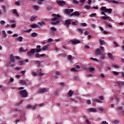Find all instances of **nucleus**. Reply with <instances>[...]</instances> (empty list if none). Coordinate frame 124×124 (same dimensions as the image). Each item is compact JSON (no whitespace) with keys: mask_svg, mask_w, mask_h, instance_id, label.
<instances>
[{"mask_svg":"<svg viewBox=\"0 0 124 124\" xmlns=\"http://www.w3.org/2000/svg\"><path fill=\"white\" fill-rule=\"evenodd\" d=\"M38 27V25H36V24H32V25H31V27L32 28H37Z\"/></svg>","mask_w":124,"mask_h":124,"instance_id":"49530a36","label":"nucleus"},{"mask_svg":"<svg viewBox=\"0 0 124 124\" xmlns=\"http://www.w3.org/2000/svg\"><path fill=\"white\" fill-rule=\"evenodd\" d=\"M86 103L87 104L90 105L91 104V101L90 100H87Z\"/></svg>","mask_w":124,"mask_h":124,"instance_id":"5fc2aeb1","label":"nucleus"},{"mask_svg":"<svg viewBox=\"0 0 124 124\" xmlns=\"http://www.w3.org/2000/svg\"><path fill=\"white\" fill-rule=\"evenodd\" d=\"M19 93L23 97H26L28 96V93L25 90L19 91Z\"/></svg>","mask_w":124,"mask_h":124,"instance_id":"7ed1b4c3","label":"nucleus"},{"mask_svg":"<svg viewBox=\"0 0 124 124\" xmlns=\"http://www.w3.org/2000/svg\"><path fill=\"white\" fill-rule=\"evenodd\" d=\"M21 68L20 67H16V70H17V71H20V70H21Z\"/></svg>","mask_w":124,"mask_h":124,"instance_id":"680f3d73","label":"nucleus"},{"mask_svg":"<svg viewBox=\"0 0 124 124\" xmlns=\"http://www.w3.org/2000/svg\"><path fill=\"white\" fill-rule=\"evenodd\" d=\"M89 34V32L88 31H86L84 32V34H85V35H88Z\"/></svg>","mask_w":124,"mask_h":124,"instance_id":"338daca9","label":"nucleus"},{"mask_svg":"<svg viewBox=\"0 0 124 124\" xmlns=\"http://www.w3.org/2000/svg\"><path fill=\"white\" fill-rule=\"evenodd\" d=\"M36 50L35 49L32 48L31 51L27 52V54L29 56H31L32 55H34V53H35Z\"/></svg>","mask_w":124,"mask_h":124,"instance_id":"20e7f679","label":"nucleus"},{"mask_svg":"<svg viewBox=\"0 0 124 124\" xmlns=\"http://www.w3.org/2000/svg\"><path fill=\"white\" fill-rule=\"evenodd\" d=\"M71 24V19H66L65 20V26L67 27H69L68 26Z\"/></svg>","mask_w":124,"mask_h":124,"instance_id":"0eeeda50","label":"nucleus"},{"mask_svg":"<svg viewBox=\"0 0 124 124\" xmlns=\"http://www.w3.org/2000/svg\"><path fill=\"white\" fill-rule=\"evenodd\" d=\"M79 15H80V13L79 12H78V11H75V12L72 13L70 15L71 16H79Z\"/></svg>","mask_w":124,"mask_h":124,"instance_id":"9b49d317","label":"nucleus"},{"mask_svg":"<svg viewBox=\"0 0 124 124\" xmlns=\"http://www.w3.org/2000/svg\"><path fill=\"white\" fill-rule=\"evenodd\" d=\"M112 67H114L115 68H119V66L117 64H113L112 65Z\"/></svg>","mask_w":124,"mask_h":124,"instance_id":"79ce46f5","label":"nucleus"},{"mask_svg":"<svg viewBox=\"0 0 124 124\" xmlns=\"http://www.w3.org/2000/svg\"><path fill=\"white\" fill-rule=\"evenodd\" d=\"M99 98H100V100H104V97L103 96H100V97H99Z\"/></svg>","mask_w":124,"mask_h":124,"instance_id":"bf43d9fd","label":"nucleus"},{"mask_svg":"<svg viewBox=\"0 0 124 124\" xmlns=\"http://www.w3.org/2000/svg\"><path fill=\"white\" fill-rule=\"evenodd\" d=\"M88 69L89 70V71L90 72H93V71H94L95 70V69L94 67H90V68H88Z\"/></svg>","mask_w":124,"mask_h":124,"instance_id":"4be33fe9","label":"nucleus"},{"mask_svg":"<svg viewBox=\"0 0 124 124\" xmlns=\"http://www.w3.org/2000/svg\"><path fill=\"white\" fill-rule=\"evenodd\" d=\"M111 2L112 3H113V4H119V1H115V0H111Z\"/></svg>","mask_w":124,"mask_h":124,"instance_id":"2f4dec72","label":"nucleus"},{"mask_svg":"<svg viewBox=\"0 0 124 124\" xmlns=\"http://www.w3.org/2000/svg\"><path fill=\"white\" fill-rule=\"evenodd\" d=\"M73 9H66L64 10V12L67 15H70V13H73Z\"/></svg>","mask_w":124,"mask_h":124,"instance_id":"39448f33","label":"nucleus"},{"mask_svg":"<svg viewBox=\"0 0 124 124\" xmlns=\"http://www.w3.org/2000/svg\"><path fill=\"white\" fill-rule=\"evenodd\" d=\"M81 25L83 27H85L87 26V24L86 23H81Z\"/></svg>","mask_w":124,"mask_h":124,"instance_id":"774afa93","label":"nucleus"},{"mask_svg":"<svg viewBox=\"0 0 124 124\" xmlns=\"http://www.w3.org/2000/svg\"><path fill=\"white\" fill-rule=\"evenodd\" d=\"M38 75L39 76H43L45 74L44 73H42L41 72H39Z\"/></svg>","mask_w":124,"mask_h":124,"instance_id":"a19ab883","label":"nucleus"},{"mask_svg":"<svg viewBox=\"0 0 124 124\" xmlns=\"http://www.w3.org/2000/svg\"><path fill=\"white\" fill-rule=\"evenodd\" d=\"M54 17L51 18V20L53 21L51 22L52 25H57L60 22L61 16L60 15H57L53 14L51 15Z\"/></svg>","mask_w":124,"mask_h":124,"instance_id":"f257e3e1","label":"nucleus"},{"mask_svg":"<svg viewBox=\"0 0 124 124\" xmlns=\"http://www.w3.org/2000/svg\"><path fill=\"white\" fill-rule=\"evenodd\" d=\"M32 106L31 105H28L26 109H29L30 108H31Z\"/></svg>","mask_w":124,"mask_h":124,"instance_id":"6e6d98bb","label":"nucleus"},{"mask_svg":"<svg viewBox=\"0 0 124 124\" xmlns=\"http://www.w3.org/2000/svg\"><path fill=\"white\" fill-rule=\"evenodd\" d=\"M16 23H14V24H12V25H11V27L12 28H15L16 27Z\"/></svg>","mask_w":124,"mask_h":124,"instance_id":"13d9d810","label":"nucleus"},{"mask_svg":"<svg viewBox=\"0 0 124 124\" xmlns=\"http://www.w3.org/2000/svg\"><path fill=\"white\" fill-rule=\"evenodd\" d=\"M72 95H73V91H72V90H70L68 93V97H70L72 96Z\"/></svg>","mask_w":124,"mask_h":124,"instance_id":"6ab92c4d","label":"nucleus"},{"mask_svg":"<svg viewBox=\"0 0 124 124\" xmlns=\"http://www.w3.org/2000/svg\"><path fill=\"white\" fill-rule=\"evenodd\" d=\"M100 58L102 60H105V55L103 53H101L100 55Z\"/></svg>","mask_w":124,"mask_h":124,"instance_id":"aec40b11","label":"nucleus"},{"mask_svg":"<svg viewBox=\"0 0 124 124\" xmlns=\"http://www.w3.org/2000/svg\"><path fill=\"white\" fill-rule=\"evenodd\" d=\"M88 111L90 113H91V112L96 113L97 112V110L95 108H91L89 109Z\"/></svg>","mask_w":124,"mask_h":124,"instance_id":"ddd939ff","label":"nucleus"},{"mask_svg":"<svg viewBox=\"0 0 124 124\" xmlns=\"http://www.w3.org/2000/svg\"><path fill=\"white\" fill-rule=\"evenodd\" d=\"M31 31H32L31 28H30V29L26 31L25 32L29 33V32H30Z\"/></svg>","mask_w":124,"mask_h":124,"instance_id":"4d7b16f0","label":"nucleus"},{"mask_svg":"<svg viewBox=\"0 0 124 124\" xmlns=\"http://www.w3.org/2000/svg\"><path fill=\"white\" fill-rule=\"evenodd\" d=\"M55 75L57 76H61V73L59 71H56L55 72Z\"/></svg>","mask_w":124,"mask_h":124,"instance_id":"c03bdc74","label":"nucleus"},{"mask_svg":"<svg viewBox=\"0 0 124 124\" xmlns=\"http://www.w3.org/2000/svg\"><path fill=\"white\" fill-rule=\"evenodd\" d=\"M90 59H91V60H93V61H94L98 62V60L96 58H93V57H91V58H90Z\"/></svg>","mask_w":124,"mask_h":124,"instance_id":"37998d69","label":"nucleus"},{"mask_svg":"<svg viewBox=\"0 0 124 124\" xmlns=\"http://www.w3.org/2000/svg\"><path fill=\"white\" fill-rule=\"evenodd\" d=\"M96 16V13H93V14L90 15V16L91 17H93L95 16Z\"/></svg>","mask_w":124,"mask_h":124,"instance_id":"58836bf2","label":"nucleus"},{"mask_svg":"<svg viewBox=\"0 0 124 124\" xmlns=\"http://www.w3.org/2000/svg\"><path fill=\"white\" fill-rule=\"evenodd\" d=\"M68 57V60L71 61V60H72V56L69 55Z\"/></svg>","mask_w":124,"mask_h":124,"instance_id":"09e8293b","label":"nucleus"},{"mask_svg":"<svg viewBox=\"0 0 124 124\" xmlns=\"http://www.w3.org/2000/svg\"><path fill=\"white\" fill-rule=\"evenodd\" d=\"M109 18V17L108 16H103L101 17V19L103 20H108Z\"/></svg>","mask_w":124,"mask_h":124,"instance_id":"b1692460","label":"nucleus"},{"mask_svg":"<svg viewBox=\"0 0 124 124\" xmlns=\"http://www.w3.org/2000/svg\"><path fill=\"white\" fill-rule=\"evenodd\" d=\"M24 62H25V61H19L18 62L19 65H24Z\"/></svg>","mask_w":124,"mask_h":124,"instance_id":"bb28decb","label":"nucleus"},{"mask_svg":"<svg viewBox=\"0 0 124 124\" xmlns=\"http://www.w3.org/2000/svg\"><path fill=\"white\" fill-rule=\"evenodd\" d=\"M49 45H46L43 47V51H46L48 49Z\"/></svg>","mask_w":124,"mask_h":124,"instance_id":"412c9836","label":"nucleus"},{"mask_svg":"<svg viewBox=\"0 0 124 124\" xmlns=\"http://www.w3.org/2000/svg\"><path fill=\"white\" fill-rule=\"evenodd\" d=\"M78 31L80 33V34L83 33V31L81 28H78Z\"/></svg>","mask_w":124,"mask_h":124,"instance_id":"cd10ccee","label":"nucleus"},{"mask_svg":"<svg viewBox=\"0 0 124 124\" xmlns=\"http://www.w3.org/2000/svg\"><path fill=\"white\" fill-rule=\"evenodd\" d=\"M37 17V16H32L31 17V21H33L35 20V18Z\"/></svg>","mask_w":124,"mask_h":124,"instance_id":"c756f323","label":"nucleus"},{"mask_svg":"<svg viewBox=\"0 0 124 124\" xmlns=\"http://www.w3.org/2000/svg\"><path fill=\"white\" fill-rule=\"evenodd\" d=\"M75 68H76L77 69H80V66L79 65H76Z\"/></svg>","mask_w":124,"mask_h":124,"instance_id":"052dcab7","label":"nucleus"},{"mask_svg":"<svg viewBox=\"0 0 124 124\" xmlns=\"http://www.w3.org/2000/svg\"><path fill=\"white\" fill-rule=\"evenodd\" d=\"M56 3L60 6L66 5V2L64 1H56Z\"/></svg>","mask_w":124,"mask_h":124,"instance_id":"423d86ee","label":"nucleus"},{"mask_svg":"<svg viewBox=\"0 0 124 124\" xmlns=\"http://www.w3.org/2000/svg\"><path fill=\"white\" fill-rule=\"evenodd\" d=\"M21 74L23 75H24L25 74V73H26V71L25 70H23V71H22L21 72Z\"/></svg>","mask_w":124,"mask_h":124,"instance_id":"0e129e2a","label":"nucleus"},{"mask_svg":"<svg viewBox=\"0 0 124 124\" xmlns=\"http://www.w3.org/2000/svg\"><path fill=\"white\" fill-rule=\"evenodd\" d=\"M102 124H108V123L107 121H102Z\"/></svg>","mask_w":124,"mask_h":124,"instance_id":"e2e57ef3","label":"nucleus"},{"mask_svg":"<svg viewBox=\"0 0 124 124\" xmlns=\"http://www.w3.org/2000/svg\"><path fill=\"white\" fill-rule=\"evenodd\" d=\"M101 11H105V13H108V14H111L112 12V9L111 8L107 9L106 7L102 6L100 8Z\"/></svg>","mask_w":124,"mask_h":124,"instance_id":"f03ea898","label":"nucleus"},{"mask_svg":"<svg viewBox=\"0 0 124 124\" xmlns=\"http://www.w3.org/2000/svg\"><path fill=\"white\" fill-rule=\"evenodd\" d=\"M73 2L74 4H76L77 5L78 4V1L77 0H73Z\"/></svg>","mask_w":124,"mask_h":124,"instance_id":"7c9ffc66","label":"nucleus"},{"mask_svg":"<svg viewBox=\"0 0 124 124\" xmlns=\"http://www.w3.org/2000/svg\"><path fill=\"white\" fill-rule=\"evenodd\" d=\"M27 83V81H26V80H20V83L22 85H26Z\"/></svg>","mask_w":124,"mask_h":124,"instance_id":"a878e982","label":"nucleus"},{"mask_svg":"<svg viewBox=\"0 0 124 124\" xmlns=\"http://www.w3.org/2000/svg\"><path fill=\"white\" fill-rule=\"evenodd\" d=\"M99 42H100L101 45H103L106 44L105 41L104 40H102L101 39L99 40Z\"/></svg>","mask_w":124,"mask_h":124,"instance_id":"5701e85b","label":"nucleus"},{"mask_svg":"<svg viewBox=\"0 0 124 124\" xmlns=\"http://www.w3.org/2000/svg\"><path fill=\"white\" fill-rule=\"evenodd\" d=\"M95 55H96V56H100V55L102 54V51H101V50H100V49L97 48V49H96V50H95Z\"/></svg>","mask_w":124,"mask_h":124,"instance_id":"9d476101","label":"nucleus"},{"mask_svg":"<svg viewBox=\"0 0 124 124\" xmlns=\"http://www.w3.org/2000/svg\"><path fill=\"white\" fill-rule=\"evenodd\" d=\"M0 25H4L5 24V21L4 20H0Z\"/></svg>","mask_w":124,"mask_h":124,"instance_id":"3c124183","label":"nucleus"},{"mask_svg":"<svg viewBox=\"0 0 124 124\" xmlns=\"http://www.w3.org/2000/svg\"><path fill=\"white\" fill-rule=\"evenodd\" d=\"M10 59L12 62H15V58L13 54H11L10 55Z\"/></svg>","mask_w":124,"mask_h":124,"instance_id":"4468645a","label":"nucleus"},{"mask_svg":"<svg viewBox=\"0 0 124 124\" xmlns=\"http://www.w3.org/2000/svg\"><path fill=\"white\" fill-rule=\"evenodd\" d=\"M108 57L111 60H113L114 59V57L111 53H108Z\"/></svg>","mask_w":124,"mask_h":124,"instance_id":"2eb2a0df","label":"nucleus"},{"mask_svg":"<svg viewBox=\"0 0 124 124\" xmlns=\"http://www.w3.org/2000/svg\"><path fill=\"white\" fill-rule=\"evenodd\" d=\"M91 7V5H85V9H88V10L90 9Z\"/></svg>","mask_w":124,"mask_h":124,"instance_id":"4c0bfd02","label":"nucleus"},{"mask_svg":"<svg viewBox=\"0 0 124 124\" xmlns=\"http://www.w3.org/2000/svg\"><path fill=\"white\" fill-rule=\"evenodd\" d=\"M86 122L87 124H92L90 121L88 119H86Z\"/></svg>","mask_w":124,"mask_h":124,"instance_id":"864d4df0","label":"nucleus"},{"mask_svg":"<svg viewBox=\"0 0 124 124\" xmlns=\"http://www.w3.org/2000/svg\"><path fill=\"white\" fill-rule=\"evenodd\" d=\"M100 49H101V51H102V52H105V47L102 46H101L100 47Z\"/></svg>","mask_w":124,"mask_h":124,"instance_id":"de8ad7c7","label":"nucleus"},{"mask_svg":"<svg viewBox=\"0 0 124 124\" xmlns=\"http://www.w3.org/2000/svg\"><path fill=\"white\" fill-rule=\"evenodd\" d=\"M33 8H34V9H35L36 10H38V9H39V7H38V6L37 5H34L33 6Z\"/></svg>","mask_w":124,"mask_h":124,"instance_id":"8fccbe9b","label":"nucleus"},{"mask_svg":"<svg viewBox=\"0 0 124 124\" xmlns=\"http://www.w3.org/2000/svg\"><path fill=\"white\" fill-rule=\"evenodd\" d=\"M112 74H113L114 76H118L119 75V72L117 71H112Z\"/></svg>","mask_w":124,"mask_h":124,"instance_id":"393cba45","label":"nucleus"},{"mask_svg":"<svg viewBox=\"0 0 124 124\" xmlns=\"http://www.w3.org/2000/svg\"><path fill=\"white\" fill-rule=\"evenodd\" d=\"M46 92H47V89H46V88L41 89L39 91V93H46Z\"/></svg>","mask_w":124,"mask_h":124,"instance_id":"f3484780","label":"nucleus"},{"mask_svg":"<svg viewBox=\"0 0 124 124\" xmlns=\"http://www.w3.org/2000/svg\"><path fill=\"white\" fill-rule=\"evenodd\" d=\"M23 39V38L21 36H19L18 38H17V41L19 42H22Z\"/></svg>","mask_w":124,"mask_h":124,"instance_id":"e433bc0d","label":"nucleus"},{"mask_svg":"<svg viewBox=\"0 0 124 124\" xmlns=\"http://www.w3.org/2000/svg\"><path fill=\"white\" fill-rule=\"evenodd\" d=\"M12 12L16 15L17 16H19V14L18 13V12H17L16 9L12 10Z\"/></svg>","mask_w":124,"mask_h":124,"instance_id":"dca6fc26","label":"nucleus"},{"mask_svg":"<svg viewBox=\"0 0 124 124\" xmlns=\"http://www.w3.org/2000/svg\"><path fill=\"white\" fill-rule=\"evenodd\" d=\"M15 4L16 6H20V2L19 1H16Z\"/></svg>","mask_w":124,"mask_h":124,"instance_id":"603ef678","label":"nucleus"},{"mask_svg":"<svg viewBox=\"0 0 124 124\" xmlns=\"http://www.w3.org/2000/svg\"><path fill=\"white\" fill-rule=\"evenodd\" d=\"M42 50L41 47L40 45H38L36 46V49L35 50V52L37 53H40V52Z\"/></svg>","mask_w":124,"mask_h":124,"instance_id":"f8f14e48","label":"nucleus"},{"mask_svg":"<svg viewBox=\"0 0 124 124\" xmlns=\"http://www.w3.org/2000/svg\"><path fill=\"white\" fill-rule=\"evenodd\" d=\"M119 123V120H115L114 121V124H118Z\"/></svg>","mask_w":124,"mask_h":124,"instance_id":"a18cd8bd","label":"nucleus"},{"mask_svg":"<svg viewBox=\"0 0 124 124\" xmlns=\"http://www.w3.org/2000/svg\"><path fill=\"white\" fill-rule=\"evenodd\" d=\"M43 1H44V0H38L37 2L39 5H41L43 4Z\"/></svg>","mask_w":124,"mask_h":124,"instance_id":"c85d7f7f","label":"nucleus"},{"mask_svg":"<svg viewBox=\"0 0 124 124\" xmlns=\"http://www.w3.org/2000/svg\"><path fill=\"white\" fill-rule=\"evenodd\" d=\"M35 57L36 58H44V57H46V54H43L40 55L39 53H36Z\"/></svg>","mask_w":124,"mask_h":124,"instance_id":"6e6552de","label":"nucleus"},{"mask_svg":"<svg viewBox=\"0 0 124 124\" xmlns=\"http://www.w3.org/2000/svg\"><path fill=\"white\" fill-rule=\"evenodd\" d=\"M19 52L21 53H23V52H26L25 50H24L22 47H20L19 49Z\"/></svg>","mask_w":124,"mask_h":124,"instance_id":"ea45409f","label":"nucleus"},{"mask_svg":"<svg viewBox=\"0 0 124 124\" xmlns=\"http://www.w3.org/2000/svg\"><path fill=\"white\" fill-rule=\"evenodd\" d=\"M80 42H81L78 40H75L72 41V43L74 45L80 43Z\"/></svg>","mask_w":124,"mask_h":124,"instance_id":"a211bd4d","label":"nucleus"},{"mask_svg":"<svg viewBox=\"0 0 124 124\" xmlns=\"http://www.w3.org/2000/svg\"><path fill=\"white\" fill-rule=\"evenodd\" d=\"M113 44L116 46V47H118L120 46V45L118 44L117 42H116V41H114L113 42Z\"/></svg>","mask_w":124,"mask_h":124,"instance_id":"c9c22d12","label":"nucleus"},{"mask_svg":"<svg viewBox=\"0 0 124 124\" xmlns=\"http://www.w3.org/2000/svg\"><path fill=\"white\" fill-rule=\"evenodd\" d=\"M93 101L95 102L102 103V101H101L100 100L98 99H93Z\"/></svg>","mask_w":124,"mask_h":124,"instance_id":"473e14b6","label":"nucleus"},{"mask_svg":"<svg viewBox=\"0 0 124 124\" xmlns=\"http://www.w3.org/2000/svg\"><path fill=\"white\" fill-rule=\"evenodd\" d=\"M71 71H73V72H77L78 71V69H76V67H74V68H72L71 69Z\"/></svg>","mask_w":124,"mask_h":124,"instance_id":"72a5a7b5","label":"nucleus"},{"mask_svg":"<svg viewBox=\"0 0 124 124\" xmlns=\"http://www.w3.org/2000/svg\"><path fill=\"white\" fill-rule=\"evenodd\" d=\"M53 40L52 39V38H49L48 40H47V41L48 42H53Z\"/></svg>","mask_w":124,"mask_h":124,"instance_id":"69168bd1","label":"nucleus"},{"mask_svg":"<svg viewBox=\"0 0 124 124\" xmlns=\"http://www.w3.org/2000/svg\"><path fill=\"white\" fill-rule=\"evenodd\" d=\"M50 30L51 31L50 33L52 35L55 34V32L57 31L56 28H55V27H50Z\"/></svg>","mask_w":124,"mask_h":124,"instance_id":"1a4fd4ad","label":"nucleus"},{"mask_svg":"<svg viewBox=\"0 0 124 124\" xmlns=\"http://www.w3.org/2000/svg\"><path fill=\"white\" fill-rule=\"evenodd\" d=\"M37 36V33L33 32L31 34V36L32 37H36Z\"/></svg>","mask_w":124,"mask_h":124,"instance_id":"f704fd0d","label":"nucleus"}]
</instances>
